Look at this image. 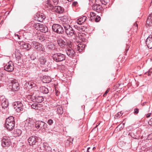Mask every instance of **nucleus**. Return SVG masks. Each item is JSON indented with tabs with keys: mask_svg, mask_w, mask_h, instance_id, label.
Masks as SVG:
<instances>
[{
	"mask_svg": "<svg viewBox=\"0 0 152 152\" xmlns=\"http://www.w3.org/2000/svg\"><path fill=\"white\" fill-rule=\"evenodd\" d=\"M15 121L12 116L9 117L7 118L5 123V127L9 131H11L14 128Z\"/></svg>",
	"mask_w": 152,
	"mask_h": 152,
	"instance_id": "f257e3e1",
	"label": "nucleus"
},
{
	"mask_svg": "<svg viewBox=\"0 0 152 152\" xmlns=\"http://www.w3.org/2000/svg\"><path fill=\"white\" fill-rule=\"evenodd\" d=\"M63 24L65 32L68 37L75 35L74 30L69 25L66 23H63Z\"/></svg>",
	"mask_w": 152,
	"mask_h": 152,
	"instance_id": "f03ea898",
	"label": "nucleus"
},
{
	"mask_svg": "<svg viewBox=\"0 0 152 152\" xmlns=\"http://www.w3.org/2000/svg\"><path fill=\"white\" fill-rule=\"evenodd\" d=\"M53 60L56 62H59L64 60L66 58L65 55L59 53H56L53 55Z\"/></svg>",
	"mask_w": 152,
	"mask_h": 152,
	"instance_id": "7ed1b4c3",
	"label": "nucleus"
},
{
	"mask_svg": "<svg viewBox=\"0 0 152 152\" xmlns=\"http://www.w3.org/2000/svg\"><path fill=\"white\" fill-rule=\"evenodd\" d=\"M53 30L58 34H63L64 32V29L63 27L59 24H54L52 26Z\"/></svg>",
	"mask_w": 152,
	"mask_h": 152,
	"instance_id": "20e7f679",
	"label": "nucleus"
},
{
	"mask_svg": "<svg viewBox=\"0 0 152 152\" xmlns=\"http://www.w3.org/2000/svg\"><path fill=\"white\" fill-rule=\"evenodd\" d=\"M11 144L9 138L6 136L3 137L1 140V145L3 147H8Z\"/></svg>",
	"mask_w": 152,
	"mask_h": 152,
	"instance_id": "39448f33",
	"label": "nucleus"
},
{
	"mask_svg": "<svg viewBox=\"0 0 152 152\" xmlns=\"http://www.w3.org/2000/svg\"><path fill=\"white\" fill-rule=\"evenodd\" d=\"M14 108L15 109L17 112H20L23 111V107L22 103L20 102H15L13 103Z\"/></svg>",
	"mask_w": 152,
	"mask_h": 152,
	"instance_id": "423d86ee",
	"label": "nucleus"
},
{
	"mask_svg": "<svg viewBox=\"0 0 152 152\" xmlns=\"http://www.w3.org/2000/svg\"><path fill=\"white\" fill-rule=\"evenodd\" d=\"M11 89L13 91H17L20 89L19 83L16 80H12L11 82Z\"/></svg>",
	"mask_w": 152,
	"mask_h": 152,
	"instance_id": "0eeeda50",
	"label": "nucleus"
},
{
	"mask_svg": "<svg viewBox=\"0 0 152 152\" xmlns=\"http://www.w3.org/2000/svg\"><path fill=\"white\" fill-rule=\"evenodd\" d=\"M33 47L37 50L43 51L44 48L42 45L39 42L35 41H33L31 43Z\"/></svg>",
	"mask_w": 152,
	"mask_h": 152,
	"instance_id": "6e6552de",
	"label": "nucleus"
},
{
	"mask_svg": "<svg viewBox=\"0 0 152 152\" xmlns=\"http://www.w3.org/2000/svg\"><path fill=\"white\" fill-rule=\"evenodd\" d=\"M14 68V64L11 61L9 62L7 64L4 66V70L8 72H11L13 71Z\"/></svg>",
	"mask_w": 152,
	"mask_h": 152,
	"instance_id": "1a4fd4ad",
	"label": "nucleus"
},
{
	"mask_svg": "<svg viewBox=\"0 0 152 152\" xmlns=\"http://www.w3.org/2000/svg\"><path fill=\"white\" fill-rule=\"evenodd\" d=\"M46 124L42 121H37L35 123V127L37 129H43L46 127Z\"/></svg>",
	"mask_w": 152,
	"mask_h": 152,
	"instance_id": "9d476101",
	"label": "nucleus"
},
{
	"mask_svg": "<svg viewBox=\"0 0 152 152\" xmlns=\"http://www.w3.org/2000/svg\"><path fill=\"white\" fill-rule=\"evenodd\" d=\"M0 102L1 103L2 107L3 108H5L8 107V102L4 96H2L0 97Z\"/></svg>",
	"mask_w": 152,
	"mask_h": 152,
	"instance_id": "9b49d317",
	"label": "nucleus"
},
{
	"mask_svg": "<svg viewBox=\"0 0 152 152\" xmlns=\"http://www.w3.org/2000/svg\"><path fill=\"white\" fill-rule=\"evenodd\" d=\"M35 17L36 20L42 22L45 19V16L43 13L39 12L37 13Z\"/></svg>",
	"mask_w": 152,
	"mask_h": 152,
	"instance_id": "f8f14e48",
	"label": "nucleus"
},
{
	"mask_svg": "<svg viewBox=\"0 0 152 152\" xmlns=\"http://www.w3.org/2000/svg\"><path fill=\"white\" fill-rule=\"evenodd\" d=\"M92 9L94 10L99 13L102 12L103 10L102 7L99 4H94L93 5Z\"/></svg>",
	"mask_w": 152,
	"mask_h": 152,
	"instance_id": "ddd939ff",
	"label": "nucleus"
},
{
	"mask_svg": "<svg viewBox=\"0 0 152 152\" xmlns=\"http://www.w3.org/2000/svg\"><path fill=\"white\" fill-rule=\"evenodd\" d=\"M145 43L148 48H152V35H150L146 39Z\"/></svg>",
	"mask_w": 152,
	"mask_h": 152,
	"instance_id": "4468645a",
	"label": "nucleus"
},
{
	"mask_svg": "<svg viewBox=\"0 0 152 152\" xmlns=\"http://www.w3.org/2000/svg\"><path fill=\"white\" fill-rule=\"evenodd\" d=\"M66 52L67 55L70 57L73 56L75 54V52L73 49L69 47L66 49Z\"/></svg>",
	"mask_w": 152,
	"mask_h": 152,
	"instance_id": "2eb2a0df",
	"label": "nucleus"
},
{
	"mask_svg": "<svg viewBox=\"0 0 152 152\" xmlns=\"http://www.w3.org/2000/svg\"><path fill=\"white\" fill-rule=\"evenodd\" d=\"M32 97L33 101L37 103H41L43 100V98L42 96H34Z\"/></svg>",
	"mask_w": 152,
	"mask_h": 152,
	"instance_id": "dca6fc26",
	"label": "nucleus"
},
{
	"mask_svg": "<svg viewBox=\"0 0 152 152\" xmlns=\"http://www.w3.org/2000/svg\"><path fill=\"white\" fill-rule=\"evenodd\" d=\"M85 47V45L83 43H80L78 44L77 46V47L75 49L77 51H79L80 52H81L84 49Z\"/></svg>",
	"mask_w": 152,
	"mask_h": 152,
	"instance_id": "f3484780",
	"label": "nucleus"
},
{
	"mask_svg": "<svg viewBox=\"0 0 152 152\" xmlns=\"http://www.w3.org/2000/svg\"><path fill=\"white\" fill-rule=\"evenodd\" d=\"M37 140L35 136H32L29 137L28 139V142L30 145L35 144Z\"/></svg>",
	"mask_w": 152,
	"mask_h": 152,
	"instance_id": "a211bd4d",
	"label": "nucleus"
},
{
	"mask_svg": "<svg viewBox=\"0 0 152 152\" xmlns=\"http://www.w3.org/2000/svg\"><path fill=\"white\" fill-rule=\"evenodd\" d=\"M41 150L43 149L46 152H48V151L50 150V148L49 146L48 143L44 142L42 144V146L40 147Z\"/></svg>",
	"mask_w": 152,
	"mask_h": 152,
	"instance_id": "6ab92c4d",
	"label": "nucleus"
},
{
	"mask_svg": "<svg viewBox=\"0 0 152 152\" xmlns=\"http://www.w3.org/2000/svg\"><path fill=\"white\" fill-rule=\"evenodd\" d=\"M25 85L28 89H31L36 86V84L33 81H30L26 82Z\"/></svg>",
	"mask_w": 152,
	"mask_h": 152,
	"instance_id": "aec40b11",
	"label": "nucleus"
},
{
	"mask_svg": "<svg viewBox=\"0 0 152 152\" xmlns=\"http://www.w3.org/2000/svg\"><path fill=\"white\" fill-rule=\"evenodd\" d=\"M152 25V12L150 14L147 20L146 26H148Z\"/></svg>",
	"mask_w": 152,
	"mask_h": 152,
	"instance_id": "412c9836",
	"label": "nucleus"
},
{
	"mask_svg": "<svg viewBox=\"0 0 152 152\" xmlns=\"http://www.w3.org/2000/svg\"><path fill=\"white\" fill-rule=\"evenodd\" d=\"M54 11L56 13H61L64 11L63 8L59 6H55L54 7Z\"/></svg>",
	"mask_w": 152,
	"mask_h": 152,
	"instance_id": "4be33fe9",
	"label": "nucleus"
},
{
	"mask_svg": "<svg viewBox=\"0 0 152 152\" xmlns=\"http://www.w3.org/2000/svg\"><path fill=\"white\" fill-rule=\"evenodd\" d=\"M15 55L17 60H19L21 58L22 55L20 53V51L16 49L15 51Z\"/></svg>",
	"mask_w": 152,
	"mask_h": 152,
	"instance_id": "5701e85b",
	"label": "nucleus"
},
{
	"mask_svg": "<svg viewBox=\"0 0 152 152\" xmlns=\"http://www.w3.org/2000/svg\"><path fill=\"white\" fill-rule=\"evenodd\" d=\"M86 17L85 16H83L77 20V24L79 25H81L84 22L86 19Z\"/></svg>",
	"mask_w": 152,
	"mask_h": 152,
	"instance_id": "b1692460",
	"label": "nucleus"
},
{
	"mask_svg": "<svg viewBox=\"0 0 152 152\" xmlns=\"http://www.w3.org/2000/svg\"><path fill=\"white\" fill-rule=\"evenodd\" d=\"M56 108L57 113L62 114L63 113V109L61 105H57L56 106Z\"/></svg>",
	"mask_w": 152,
	"mask_h": 152,
	"instance_id": "393cba45",
	"label": "nucleus"
},
{
	"mask_svg": "<svg viewBox=\"0 0 152 152\" xmlns=\"http://www.w3.org/2000/svg\"><path fill=\"white\" fill-rule=\"evenodd\" d=\"M48 27L45 25L42 24L40 27V29L39 30L41 32L44 33H46L48 31Z\"/></svg>",
	"mask_w": 152,
	"mask_h": 152,
	"instance_id": "a878e982",
	"label": "nucleus"
},
{
	"mask_svg": "<svg viewBox=\"0 0 152 152\" xmlns=\"http://www.w3.org/2000/svg\"><path fill=\"white\" fill-rule=\"evenodd\" d=\"M51 79L50 77L44 76L42 78V81L44 83H49L51 81Z\"/></svg>",
	"mask_w": 152,
	"mask_h": 152,
	"instance_id": "bb28decb",
	"label": "nucleus"
},
{
	"mask_svg": "<svg viewBox=\"0 0 152 152\" xmlns=\"http://www.w3.org/2000/svg\"><path fill=\"white\" fill-rule=\"evenodd\" d=\"M41 107V105L40 104L34 103L31 105V108L35 110H39V108Z\"/></svg>",
	"mask_w": 152,
	"mask_h": 152,
	"instance_id": "cd10ccee",
	"label": "nucleus"
},
{
	"mask_svg": "<svg viewBox=\"0 0 152 152\" xmlns=\"http://www.w3.org/2000/svg\"><path fill=\"white\" fill-rule=\"evenodd\" d=\"M14 137H18L21 135L22 133L21 130L19 129H16L14 132Z\"/></svg>",
	"mask_w": 152,
	"mask_h": 152,
	"instance_id": "c85d7f7f",
	"label": "nucleus"
},
{
	"mask_svg": "<svg viewBox=\"0 0 152 152\" xmlns=\"http://www.w3.org/2000/svg\"><path fill=\"white\" fill-rule=\"evenodd\" d=\"M40 91L42 93L45 94H47L49 92L48 89L44 86L40 87Z\"/></svg>",
	"mask_w": 152,
	"mask_h": 152,
	"instance_id": "c756f323",
	"label": "nucleus"
},
{
	"mask_svg": "<svg viewBox=\"0 0 152 152\" xmlns=\"http://www.w3.org/2000/svg\"><path fill=\"white\" fill-rule=\"evenodd\" d=\"M22 45L24 48L28 50H29L31 47V45L29 44L28 43H25L24 42L23 43Z\"/></svg>",
	"mask_w": 152,
	"mask_h": 152,
	"instance_id": "7c9ffc66",
	"label": "nucleus"
},
{
	"mask_svg": "<svg viewBox=\"0 0 152 152\" xmlns=\"http://www.w3.org/2000/svg\"><path fill=\"white\" fill-rule=\"evenodd\" d=\"M60 20L64 22V23H68L69 22V18L66 16H63L61 18Z\"/></svg>",
	"mask_w": 152,
	"mask_h": 152,
	"instance_id": "2f4dec72",
	"label": "nucleus"
},
{
	"mask_svg": "<svg viewBox=\"0 0 152 152\" xmlns=\"http://www.w3.org/2000/svg\"><path fill=\"white\" fill-rule=\"evenodd\" d=\"M59 45L61 47H64L66 45V43L63 40L60 39L57 41Z\"/></svg>",
	"mask_w": 152,
	"mask_h": 152,
	"instance_id": "473e14b6",
	"label": "nucleus"
},
{
	"mask_svg": "<svg viewBox=\"0 0 152 152\" xmlns=\"http://www.w3.org/2000/svg\"><path fill=\"white\" fill-rule=\"evenodd\" d=\"M39 61L42 64H44L46 62V58L43 56H41L39 58Z\"/></svg>",
	"mask_w": 152,
	"mask_h": 152,
	"instance_id": "72a5a7b5",
	"label": "nucleus"
},
{
	"mask_svg": "<svg viewBox=\"0 0 152 152\" xmlns=\"http://www.w3.org/2000/svg\"><path fill=\"white\" fill-rule=\"evenodd\" d=\"M75 28L80 31H84L85 30V28L83 26H77L76 25L75 26Z\"/></svg>",
	"mask_w": 152,
	"mask_h": 152,
	"instance_id": "f704fd0d",
	"label": "nucleus"
},
{
	"mask_svg": "<svg viewBox=\"0 0 152 152\" xmlns=\"http://www.w3.org/2000/svg\"><path fill=\"white\" fill-rule=\"evenodd\" d=\"M42 24L39 23H35L34 25V27L37 30H39Z\"/></svg>",
	"mask_w": 152,
	"mask_h": 152,
	"instance_id": "c9c22d12",
	"label": "nucleus"
},
{
	"mask_svg": "<svg viewBox=\"0 0 152 152\" xmlns=\"http://www.w3.org/2000/svg\"><path fill=\"white\" fill-rule=\"evenodd\" d=\"M47 47L50 49L53 50L55 48V45L49 42L48 43Z\"/></svg>",
	"mask_w": 152,
	"mask_h": 152,
	"instance_id": "e433bc0d",
	"label": "nucleus"
},
{
	"mask_svg": "<svg viewBox=\"0 0 152 152\" xmlns=\"http://www.w3.org/2000/svg\"><path fill=\"white\" fill-rule=\"evenodd\" d=\"M47 6L48 8L50 9H52L54 7V6L50 2L47 4Z\"/></svg>",
	"mask_w": 152,
	"mask_h": 152,
	"instance_id": "4c0bfd02",
	"label": "nucleus"
},
{
	"mask_svg": "<svg viewBox=\"0 0 152 152\" xmlns=\"http://www.w3.org/2000/svg\"><path fill=\"white\" fill-rule=\"evenodd\" d=\"M98 1L101 2L102 4L106 5L107 3V0H98Z\"/></svg>",
	"mask_w": 152,
	"mask_h": 152,
	"instance_id": "58836bf2",
	"label": "nucleus"
},
{
	"mask_svg": "<svg viewBox=\"0 0 152 152\" xmlns=\"http://www.w3.org/2000/svg\"><path fill=\"white\" fill-rule=\"evenodd\" d=\"M27 122L28 123V126H31V120L30 119H27L26 121V123Z\"/></svg>",
	"mask_w": 152,
	"mask_h": 152,
	"instance_id": "ea45409f",
	"label": "nucleus"
},
{
	"mask_svg": "<svg viewBox=\"0 0 152 152\" xmlns=\"http://www.w3.org/2000/svg\"><path fill=\"white\" fill-rule=\"evenodd\" d=\"M90 15L91 16V18H91V20H92L93 19V17H95L96 15L95 13L93 12H91L90 13Z\"/></svg>",
	"mask_w": 152,
	"mask_h": 152,
	"instance_id": "a19ab883",
	"label": "nucleus"
},
{
	"mask_svg": "<svg viewBox=\"0 0 152 152\" xmlns=\"http://www.w3.org/2000/svg\"><path fill=\"white\" fill-rule=\"evenodd\" d=\"M124 125L123 124H120L117 127V129H119L120 130H121L123 128Z\"/></svg>",
	"mask_w": 152,
	"mask_h": 152,
	"instance_id": "79ce46f5",
	"label": "nucleus"
},
{
	"mask_svg": "<svg viewBox=\"0 0 152 152\" xmlns=\"http://www.w3.org/2000/svg\"><path fill=\"white\" fill-rule=\"evenodd\" d=\"M100 19L101 18L99 16L97 15L96 17V18H95V20L96 22H98L99 21H100Z\"/></svg>",
	"mask_w": 152,
	"mask_h": 152,
	"instance_id": "37998d69",
	"label": "nucleus"
},
{
	"mask_svg": "<svg viewBox=\"0 0 152 152\" xmlns=\"http://www.w3.org/2000/svg\"><path fill=\"white\" fill-rule=\"evenodd\" d=\"M122 114L121 112H119L115 115V116L117 118H119L122 115Z\"/></svg>",
	"mask_w": 152,
	"mask_h": 152,
	"instance_id": "c03bdc74",
	"label": "nucleus"
},
{
	"mask_svg": "<svg viewBox=\"0 0 152 152\" xmlns=\"http://www.w3.org/2000/svg\"><path fill=\"white\" fill-rule=\"evenodd\" d=\"M48 123L49 124L51 125L53 123V121L52 119H50L48 120Z\"/></svg>",
	"mask_w": 152,
	"mask_h": 152,
	"instance_id": "a18cd8bd",
	"label": "nucleus"
},
{
	"mask_svg": "<svg viewBox=\"0 0 152 152\" xmlns=\"http://www.w3.org/2000/svg\"><path fill=\"white\" fill-rule=\"evenodd\" d=\"M78 3L77 1H75L73 2L72 6L73 7H76Z\"/></svg>",
	"mask_w": 152,
	"mask_h": 152,
	"instance_id": "49530a36",
	"label": "nucleus"
},
{
	"mask_svg": "<svg viewBox=\"0 0 152 152\" xmlns=\"http://www.w3.org/2000/svg\"><path fill=\"white\" fill-rule=\"evenodd\" d=\"M139 113V109L138 108H136L134 109V113L135 114H137Z\"/></svg>",
	"mask_w": 152,
	"mask_h": 152,
	"instance_id": "de8ad7c7",
	"label": "nucleus"
},
{
	"mask_svg": "<svg viewBox=\"0 0 152 152\" xmlns=\"http://www.w3.org/2000/svg\"><path fill=\"white\" fill-rule=\"evenodd\" d=\"M51 1L55 5L57 4L58 1V0H51Z\"/></svg>",
	"mask_w": 152,
	"mask_h": 152,
	"instance_id": "09e8293b",
	"label": "nucleus"
},
{
	"mask_svg": "<svg viewBox=\"0 0 152 152\" xmlns=\"http://www.w3.org/2000/svg\"><path fill=\"white\" fill-rule=\"evenodd\" d=\"M148 124L152 126V118L148 121Z\"/></svg>",
	"mask_w": 152,
	"mask_h": 152,
	"instance_id": "8fccbe9b",
	"label": "nucleus"
},
{
	"mask_svg": "<svg viewBox=\"0 0 152 152\" xmlns=\"http://www.w3.org/2000/svg\"><path fill=\"white\" fill-rule=\"evenodd\" d=\"M109 91V90L108 89H107L105 92L103 96H106L108 92Z\"/></svg>",
	"mask_w": 152,
	"mask_h": 152,
	"instance_id": "3c124183",
	"label": "nucleus"
},
{
	"mask_svg": "<svg viewBox=\"0 0 152 152\" xmlns=\"http://www.w3.org/2000/svg\"><path fill=\"white\" fill-rule=\"evenodd\" d=\"M151 115V113H148L146 115V117L147 118L149 117Z\"/></svg>",
	"mask_w": 152,
	"mask_h": 152,
	"instance_id": "603ef678",
	"label": "nucleus"
},
{
	"mask_svg": "<svg viewBox=\"0 0 152 152\" xmlns=\"http://www.w3.org/2000/svg\"><path fill=\"white\" fill-rule=\"evenodd\" d=\"M57 91L56 92V95L57 96H58L60 93L58 91Z\"/></svg>",
	"mask_w": 152,
	"mask_h": 152,
	"instance_id": "864d4df0",
	"label": "nucleus"
},
{
	"mask_svg": "<svg viewBox=\"0 0 152 152\" xmlns=\"http://www.w3.org/2000/svg\"><path fill=\"white\" fill-rule=\"evenodd\" d=\"M90 148H91L90 147L88 148L87 151V152H90L89 150L90 149Z\"/></svg>",
	"mask_w": 152,
	"mask_h": 152,
	"instance_id": "5fc2aeb1",
	"label": "nucleus"
},
{
	"mask_svg": "<svg viewBox=\"0 0 152 152\" xmlns=\"http://www.w3.org/2000/svg\"><path fill=\"white\" fill-rule=\"evenodd\" d=\"M36 58L35 57H34V58H32L31 57V59L32 60H34V59H35Z\"/></svg>",
	"mask_w": 152,
	"mask_h": 152,
	"instance_id": "6e6d98bb",
	"label": "nucleus"
},
{
	"mask_svg": "<svg viewBox=\"0 0 152 152\" xmlns=\"http://www.w3.org/2000/svg\"><path fill=\"white\" fill-rule=\"evenodd\" d=\"M134 25L137 27V26H138V25L137 24V23H135L134 24Z\"/></svg>",
	"mask_w": 152,
	"mask_h": 152,
	"instance_id": "4d7b16f0",
	"label": "nucleus"
},
{
	"mask_svg": "<svg viewBox=\"0 0 152 152\" xmlns=\"http://www.w3.org/2000/svg\"><path fill=\"white\" fill-rule=\"evenodd\" d=\"M37 62H34V64H37Z\"/></svg>",
	"mask_w": 152,
	"mask_h": 152,
	"instance_id": "13d9d810",
	"label": "nucleus"
},
{
	"mask_svg": "<svg viewBox=\"0 0 152 152\" xmlns=\"http://www.w3.org/2000/svg\"><path fill=\"white\" fill-rule=\"evenodd\" d=\"M17 35V36H18V38L19 39H20V38H19V35H18V34H17V35Z\"/></svg>",
	"mask_w": 152,
	"mask_h": 152,
	"instance_id": "bf43d9fd",
	"label": "nucleus"
},
{
	"mask_svg": "<svg viewBox=\"0 0 152 152\" xmlns=\"http://www.w3.org/2000/svg\"><path fill=\"white\" fill-rule=\"evenodd\" d=\"M127 48H127V49H126V51H127V50H128V49H129L128 47H127Z\"/></svg>",
	"mask_w": 152,
	"mask_h": 152,
	"instance_id": "052dcab7",
	"label": "nucleus"
},
{
	"mask_svg": "<svg viewBox=\"0 0 152 152\" xmlns=\"http://www.w3.org/2000/svg\"><path fill=\"white\" fill-rule=\"evenodd\" d=\"M0 75L1 76H2V73H0Z\"/></svg>",
	"mask_w": 152,
	"mask_h": 152,
	"instance_id": "680f3d73",
	"label": "nucleus"
},
{
	"mask_svg": "<svg viewBox=\"0 0 152 152\" xmlns=\"http://www.w3.org/2000/svg\"><path fill=\"white\" fill-rule=\"evenodd\" d=\"M72 142H70V143H69V144H72Z\"/></svg>",
	"mask_w": 152,
	"mask_h": 152,
	"instance_id": "e2e57ef3",
	"label": "nucleus"
},
{
	"mask_svg": "<svg viewBox=\"0 0 152 152\" xmlns=\"http://www.w3.org/2000/svg\"><path fill=\"white\" fill-rule=\"evenodd\" d=\"M69 142V140L67 141V142H66V143H68Z\"/></svg>",
	"mask_w": 152,
	"mask_h": 152,
	"instance_id": "0e129e2a",
	"label": "nucleus"
},
{
	"mask_svg": "<svg viewBox=\"0 0 152 152\" xmlns=\"http://www.w3.org/2000/svg\"><path fill=\"white\" fill-rule=\"evenodd\" d=\"M144 105V103H143V105Z\"/></svg>",
	"mask_w": 152,
	"mask_h": 152,
	"instance_id": "69168bd1",
	"label": "nucleus"
},
{
	"mask_svg": "<svg viewBox=\"0 0 152 152\" xmlns=\"http://www.w3.org/2000/svg\"><path fill=\"white\" fill-rule=\"evenodd\" d=\"M94 148H95V147H94V148H93V149H94Z\"/></svg>",
	"mask_w": 152,
	"mask_h": 152,
	"instance_id": "338daca9",
	"label": "nucleus"
},
{
	"mask_svg": "<svg viewBox=\"0 0 152 152\" xmlns=\"http://www.w3.org/2000/svg\"><path fill=\"white\" fill-rule=\"evenodd\" d=\"M148 75H150V74L148 73Z\"/></svg>",
	"mask_w": 152,
	"mask_h": 152,
	"instance_id": "774afa93",
	"label": "nucleus"
}]
</instances>
